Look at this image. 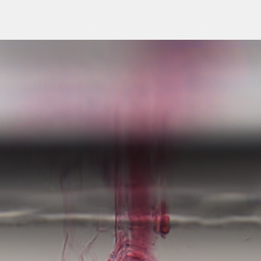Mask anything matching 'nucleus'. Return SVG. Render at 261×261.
<instances>
[{
    "instance_id": "39448f33",
    "label": "nucleus",
    "mask_w": 261,
    "mask_h": 261,
    "mask_svg": "<svg viewBox=\"0 0 261 261\" xmlns=\"http://www.w3.org/2000/svg\"><path fill=\"white\" fill-rule=\"evenodd\" d=\"M50 225L59 226L63 227H70L76 224H80L81 221L63 220L56 221H52L49 222Z\"/></svg>"
},
{
    "instance_id": "f8f14e48",
    "label": "nucleus",
    "mask_w": 261,
    "mask_h": 261,
    "mask_svg": "<svg viewBox=\"0 0 261 261\" xmlns=\"http://www.w3.org/2000/svg\"><path fill=\"white\" fill-rule=\"evenodd\" d=\"M155 205H156V202H155L154 203H152L151 204V207L152 209H154L155 208Z\"/></svg>"
},
{
    "instance_id": "f257e3e1",
    "label": "nucleus",
    "mask_w": 261,
    "mask_h": 261,
    "mask_svg": "<svg viewBox=\"0 0 261 261\" xmlns=\"http://www.w3.org/2000/svg\"><path fill=\"white\" fill-rule=\"evenodd\" d=\"M170 214L181 216H198L204 218L220 217L225 216H252L256 214L255 206L261 205V200H256L250 203L247 207L240 206L229 207H216L206 211L199 208L198 201L191 203L170 202L165 204Z\"/></svg>"
},
{
    "instance_id": "423d86ee",
    "label": "nucleus",
    "mask_w": 261,
    "mask_h": 261,
    "mask_svg": "<svg viewBox=\"0 0 261 261\" xmlns=\"http://www.w3.org/2000/svg\"><path fill=\"white\" fill-rule=\"evenodd\" d=\"M101 178L102 185L104 186L110 185L113 180V177L111 175L108 174L107 168H105Z\"/></svg>"
},
{
    "instance_id": "6e6552de",
    "label": "nucleus",
    "mask_w": 261,
    "mask_h": 261,
    "mask_svg": "<svg viewBox=\"0 0 261 261\" xmlns=\"http://www.w3.org/2000/svg\"><path fill=\"white\" fill-rule=\"evenodd\" d=\"M122 210L124 212H126V211H128L129 209V205L128 204V202L127 201H126V202L123 204H122L121 205Z\"/></svg>"
},
{
    "instance_id": "9b49d317",
    "label": "nucleus",
    "mask_w": 261,
    "mask_h": 261,
    "mask_svg": "<svg viewBox=\"0 0 261 261\" xmlns=\"http://www.w3.org/2000/svg\"><path fill=\"white\" fill-rule=\"evenodd\" d=\"M153 230L155 232H156V231H157V226L155 224H153Z\"/></svg>"
},
{
    "instance_id": "7ed1b4c3",
    "label": "nucleus",
    "mask_w": 261,
    "mask_h": 261,
    "mask_svg": "<svg viewBox=\"0 0 261 261\" xmlns=\"http://www.w3.org/2000/svg\"><path fill=\"white\" fill-rule=\"evenodd\" d=\"M101 225L112 230L115 236H116V230H122L124 231L125 235H128L129 233H132L135 226V223L133 222H129L126 221H103L101 222Z\"/></svg>"
},
{
    "instance_id": "4468645a",
    "label": "nucleus",
    "mask_w": 261,
    "mask_h": 261,
    "mask_svg": "<svg viewBox=\"0 0 261 261\" xmlns=\"http://www.w3.org/2000/svg\"><path fill=\"white\" fill-rule=\"evenodd\" d=\"M164 42H165L166 41H164ZM167 42H173V41H168Z\"/></svg>"
},
{
    "instance_id": "1a4fd4ad",
    "label": "nucleus",
    "mask_w": 261,
    "mask_h": 261,
    "mask_svg": "<svg viewBox=\"0 0 261 261\" xmlns=\"http://www.w3.org/2000/svg\"><path fill=\"white\" fill-rule=\"evenodd\" d=\"M124 176L126 179H127L130 176V173L127 166L125 168Z\"/></svg>"
},
{
    "instance_id": "20e7f679",
    "label": "nucleus",
    "mask_w": 261,
    "mask_h": 261,
    "mask_svg": "<svg viewBox=\"0 0 261 261\" xmlns=\"http://www.w3.org/2000/svg\"><path fill=\"white\" fill-rule=\"evenodd\" d=\"M25 207V203L21 200H0V213L20 211L24 209Z\"/></svg>"
},
{
    "instance_id": "9d476101",
    "label": "nucleus",
    "mask_w": 261,
    "mask_h": 261,
    "mask_svg": "<svg viewBox=\"0 0 261 261\" xmlns=\"http://www.w3.org/2000/svg\"><path fill=\"white\" fill-rule=\"evenodd\" d=\"M178 225H179V223H177V222L171 223L170 224V226L171 227H178Z\"/></svg>"
},
{
    "instance_id": "0eeeda50",
    "label": "nucleus",
    "mask_w": 261,
    "mask_h": 261,
    "mask_svg": "<svg viewBox=\"0 0 261 261\" xmlns=\"http://www.w3.org/2000/svg\"><path fill=\"white\" fill-rule=\"evenodd\" d=\"M166 224L164 222H162L160 224L159 232L163 236L166 234L168 232H165L163 230V228L166 227Z\"/></svg>"
},
{
    "instance_id": "ddd939ff",
    "label": "nucleus",
    "mask_w": 261,
    "mask_h": 261,
    "mask_svg": "<svg viewBox=\"0 0 261 261\" xmlns=\"http://www.w3.org/2000/svg\"><path fill=\"white\" fill-rule=\"evenodd\" d=\"M43 223H44V224H46V223H48V222H47V221H44V222H43Z\"/></svg>"
},
{
    "instance_id": "f03ea898",
    "label": "nucleus",
    "mask_w": 261,
    "mask_h": 261,
    "mask_svg": "<svg viewBox=\"0 0 261 261\" xmlns=\"http://www.w3.org/2000/svg\"><path fill=\"white\" fill-rule=\"evenodd\" d=\"M117 199L116 197L111 195L108 198L106 203L93 204H81L70 207L53 206L44 208L43 213L46 214L56 213H74L86 214H117Z\"/></svg>"
}]
</instances>
